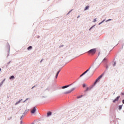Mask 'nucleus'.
<instances>
[{
    "label": "nucleus",
    "instance_id": "obj_1",
    "mask_svg": "<svg viewBox=\"0 0 124 124\" xmlns=\"http://www.w3.org/2000/svg\"><path fill=\"white\" fill-rule=\"evenodd\" d=\"M95 52H96V49L95 48H93L90 50L87 53L90 55H94V54H95Z\"/></svg>",
    "mask_w": 124,
    "mask_h": 124
},
{
    "label": "nucleus",
    "instance_id": "obj_2",
    "mask_svg": "<svg viewBox=\"0 0 124 124\" xmlns=\"http://www.w3.org/2000/svg\"><path fill=\"white\" fill-rule=\"evenodd\" d=\"M75 90V88L74 87H71L69 90L66 92H65L64 93L65 94H67V93H72V92H73V91H74Z\"/></svg>",
    "mask_w": 124,
    "mask_h": 124
},
{
    "label": "nucleus",
    "instance_id": "obj_3",
    "mask_svg": "<svg viewBox=\"0 0 124 124\" xmlns=\"http://www.w3.org/2000/svg\"><path fill=\"white\" fill-rule=\"evenodd\" d=\"M102 76H103V74L101 75L95 80V82L94 83V85H95L101 78H102Z\"/></svg>",
    "mask_w": 124,
    "mask_h": 124
},
{
    "label": "nucleus",
    "instance_id": "obj_4",
    "mask_svg": "<svg viewBox=\"0 0 124 124\" xmlns=\"http://www.w3.org/2000/svg\"><path fill=\"white\" fill-rule=\"evenodd\" d=\"M36 111V107H35L33 108H31V114H34V113H35Z\"/></svg>",
    "mask_w": 124,
    "mask_h": 124
},
{
    "label": "nucleus",
    "instance_id": "obj_5",
    "mask_svg": "<svg viewBox=\"0 0 124 124\" xmlns=\"http://www.w3.org/2000/svg\"><path fill=\"white\" fill-rule=\"evenodd\" d=\"M91 67H89L88 69H87L85 72H84L80 76V77H82V76H83V75H85V74H86V73H87L88 71H90V69H91Z\"/></svg>",
    "mask_w": 124,
    "mask_h": 124
},
{
    "label": "nucleus",
    "instance_id": "obj_6",
    "mask_svg": "<svg viewBox=\"0 0 124 124\" xmlns=\"http://www.w3.org/2000/svg\"><path fill=\"white\" fill-rule=\"evenodd\" d=\"M70 86H71V84L65 85V86H62V89H66V88H68V87H70Z\"/></svg>",
    "mask_w": 124,
    "mask_h": 124
},
{
    "label": "nucleus",
    "instance_id": "obj_7",
    "mask_svg": "<svg viewBox=\"0 0 124 124\" xmlns=\"http://www.w3.org/2000/svg\"><path fill=\"white\" fill-rule=\"evenodd\" d=\"M119 98H120V96L117 97V98L113 101V102L115 103L116 101H119Z\"/></svg>",
    "mask_w": 124,
    "mask_h": 124
},
{
    "label": "nucleus",
    "instance_id": "obj_8",
    "mask_svg": "<svg viewBox=\"0 0 124 124\" xmlns=\"http://www.w3.org/2000/svg\"><path fill=\"white\" fill-rule=\"evenodd\" d=\"M51 115H52V112L51 111H49L47 113V117H49V116H51Z\"/></svg>",
    "mask_w": 124,
    "mask_h": 124
},
{
    "label": "nucleus",
    "instance_id": "obj_9",
    "mask_svg": "<svg viewBox=\"0 0 124 124\" xmlns=\"http://www.w3.org/2000/svg\"><path fill=\"white\" fill-rule=\"evenodd\" d=\"M61 72V70L59 71L57 74H56V77H55V78L56 79H57V78H58V76L59 75V73H60V72Z\"/></svg>",
    "mask_w": 124,
    "mask_h": 124
},
{
    "label": "nucleus",
    "instance_id": "obj_10",
    "mask_svg": "<svg viewBox=\"0 0 124 124\" xmlns=\"http://www.w3.org/2000/svg\"><path fill=\"white\" fill-rule=\"evenodd\" d=\"M22 100H23V99L19 100L18 102L16 103L15 105H17V104H19V103H20V102H21V101H22Z\"/></svg>",
    "mask_w": 124,
    "mask_h": 124
},
{
    "label": "nucleus",
    "instance_id": "obj_11",
    "mask_svg": "<svg viewBox=\"0 0 124 124\" xmlns=\"http://www.w3.org/2000/svg\"><path fill=\"white\" fill-rule=\"evenodd\" d=\"M90 7V6H87L85 7V9H84V10H88V9H89V8Z\"/></svg>",
    "mask_w": 124,
    "mask_h": 124
},
{
    "label": "nucleus",
    "instance_id": "obj_12",
    "mask_svg": "<svg viewBox=\"0 0 124 124\" xmlns=\"http://www.w3.org/2000/svg\"><path fill=\"white\" fill-rule=\"evenodd\" d=\"M28 50H31V49H32V46H30L29 47H28Z\"/></svg>",
    "mask_w": 124,
    "mask_h": 124
},
{
    "label": "nucleus",
    "instance_id": "obj_13",
    "mask_svg": "<svg viewBox=\"0 0 124 124\" xmlns=\"http://www.w3.org/2000/svg\"><path fill=\"white\" fill-rule=\"evenodd\" d=\"M122 107H123V106H121V105L119 106V110H121V109H122Z\"/></svg>",
    "mask_w": 124,
    "mask_h": 124
},
{
    "label": "nucleus",
    "instance_id": "obj_14",
    "mask_svg": "<svg viewBox=\"0 0 124 124\" xmlns=\"http://www.w3.org/2000/svg\"><path fill=\"white\" fill-rule=\"evenodd\" d=\"M10 79H14V76H12L10 77Z\"/></svg>",
    "mask_w": 124,
    "mask_h": 124
},
{
    "label": "nucleus",
    "instance_id": "obj_15",
    "mask_svg": "<svg viewBox=\"0 0 124 124\" xmlns=\"http://www.w3.org/2000/svg\"><path fill=\"white\" fill-rule=\"evenodd\" d=\"M83 88H85L86 87V84H83Z\"/></svg>",
    "mask_w": 124,
    "mask_h": 124
},
{
    "label": "nucleus",
    "instance_id": "obj_16",
    "mask_svg": "<svg viewBox=\"0 0 124 124\" xmlns=\"http://www.w3.org/2000/svg\"><path fill=\"white\" fill-rule=\"evenodd\" d=\"M96 21V19L95 18V19H94L93 22H95Z\"/></svg>",
    "mask_w": 124,
    "mask_h": 124
},
{
    "label": "nucleus",
    "instance_id": "obj_17",
    "mask_svg": "<svg viewBox=\"0 0 124 124\" xmlns=\"http://www.w3.org/2000/svg\"><path fill=\"white\" fill-rule=\"evenodd\" d=\"M9 49H10V46H8V52H9Z\"/></svg>",
    "mask_w": 124,
    "mask_h": 124
},
{
    "label": "nucleus",
    "instance_id": "obj_18",
    "mask_svg": "<svg viewBox=\"0 0 124 124\" xmlns=\"http://www.w3.org/2000/svg\"><path fill=\"white\" fill-rule=\"evenodd\" d=\"M103 22H104V21H103L102 22L100 23L99 24V25H100V24H102V23H103Z\"/></svg>",
    "mask_w": 124,
    "mask_h": 124
},
{
    "label": "nucleus",
    "instance_id": "obj_19",
    "mask_svg": "<svg viewBox=\"0 0 124 124\" xmlns=\"http://www.w3.org/2000/svg\"><path fill=\"white\" fill-rule=\"evenodd\" d=\"M29 99H30V98H27L25 100L27 101V100H29Z\"/></svg>",
    "mask_w": 124,
    "mask_h": 124
},
{
    "label": "nucleus",
    "instance_id": "obj_20",
    "mask_svg": "<svg viewBox=\"0 0 124 124\" xmlns=\"http://www.w3.org/2000/svg\"><path fill=\"white\" fill-rule=\"evenodd\" d=\"M80 97H81V96H78L77 97V98H80Z\"/></svg>",
    "mask_w": 124,
    "mask_h": 124
},
{
    "label": "nucleus",
    "instance_id": "obj_21",
    "mask_svg": "<svg viewBox=\"0 0 124 124\" xmlns=\"http://www.w3.org/2000/svg\"><path fill=\"white\" fill-rule=\"evenodd\" d=\"M122 102H123V104H124V100H123Z\"/></svg>",
    "mask_w": 124,
    "mask_h": 124
},
{
    "label": "nucleus",
    "instance_id": "obj_22",
    "mask_svg": "<svg viewBox=\"0 0 124 124\" xmlns=\"http://www.w3.org/2000/svg\"><path fill=\"white\" fill-rule=\"evenodd\" d=\"M122 95H124V93H121Z\"/></svg>",
    "mask_w": 124,
    "mask_h": 124
},
{
    "label": "nucleus",
    "instance_id": "obj_23",
    "mask_svg": "<svg viewBox=\"0 0 124 124\" xmlns=\"http://www.w3.org/2000/svg\"><path fill=\"white\" fill-rule=\"evenodd\" d=\"M108 21H111V19H108V20L107 21V22H108Z\"/></svg>",
    "mask_w": 124,
    "mask_h": 124
},
{
    "label": "nucleus",
    "instance_id": "obj_24",
    "mask_svg": "<svg viewBox=\"0 0 124 124\" xmlns=\"http://www.w3.org/2000/svg\"><path fill=\"white\" fill-rule=\"evenodd\" d=\"M106 58H105L103 61H106Z\"/></svg>",
    "mask_w": 124,
    "mask_h": 124
},
{
    "label": "nucleus",
    "instance_id": "obj_25",
    "mask_svg": "<svg viewBox=\"0 0 124 124\" xmlns=\"http://www.w3.org/2000/svg\"><path fill=\"white\" fill-rule=\"evenodd\" d=\"M27 101L26 100L23 102L24 103L26 102Z\"/></svg>",
    "mask_w": 124,
    "mask_h": 124
},
{
    "label": "nucleus",
    "instance_id": "obj_26",
    "mask_svg": "<svg viewBox=\"0 0 124 124\" xmlns=\"http://www.w3.org/2000/svg\"><path fill=\"white\" fill-rule=\"evenodd\" d=\"M87 91H89V88H87Z\"/></svg>",
    "mask_w": 124,
    "mask_h": 124
},
{
    "label": "nucleus",
    "instance_id": "obj_27",
    "mask_svg": "<svg viewBox=\"0 0 124 124\" xmlns=\"http://www.w3.org/2000/svg\"><path fill=\"white\" fill-rule=\"evenodd\" d=\"M0 71H1V68H0Z\"/></svg>",
    "mask_w": 124,
    "mask_h": 124
},
{
    "label": "nucleus",
    "instance_id": "obj_28",
    "mask_svg": "<svg viewBox=\"0 0 124 124\" xmlns=\"http://www.w3.org/2000/svg\"><path fill=\"white\" fill-rule=\"evenodd\" d=\"M79 17H80V16H78V18H79Z\"/></svg>",
    "mask_w": 124,
    "mask_h": 124
}]
</instances>
